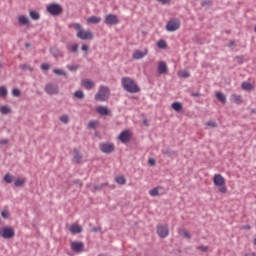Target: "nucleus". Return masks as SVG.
<instances>
[{"label": "nucleus", "instance_id": "obj_1", "mask_svg": "<svg viewBox=\"0 0 256 256\" xmlns=\"http://www.w3.org/2000/svg\"><path fill=\"white\" fill-rule=\"evenodd\" d=\"M70 29L77 31L76 37L82 41H87L93 39V32L89 30H84L83 26L79 23H72L69 25Z\"/></svg>", "mask_w": 256, "mask_h": 256}, {"label": "nucleus", "instance_id": "obj_2", "mask_svg": "<svg viewBox=\"0 0 256 256\" xmlns=\"http://www.w3.org/2000/svg\"><path fill=\"white\" fill-rule=\"evenodd\" d=\"M121 83L125 91H128V93H139V91H141L139 86L136 85L135 81L131 78H123Z\"/></svg>", "mask_w": 256, "mask_h": 256}, {"label": "nucleus", "instance_id": "obj_3", "mask_svg": "<svg viewBox=\"0 0 256 256\" xmlns=\"http://www.w3.org/2000/svg\"><path fill=\"white\" fill-rule=\"evenodd\" d=\"M213 183L216 187H219V192L220 193H227V186H225V177H223V175L221 174H215L213 176Z\"/></svg>", "mask_w": 256, "mask_h": 256}, {"label": "nucleus", "instance_id": "obj_4", "mask_svg": "<svg viewBox=\"0 0 256 256\" xmlns=\"http://www.w3.org/2000/svg\"><path fill=\"white\" fill-rule=\"evenodd\" d=\"M111 95V90L107 86H100L98 93L95 95L96 101H107Z\"/></svg>", "mask_w": 256, "mask_h": 256}, {"label": "nucleus", "instance_id": "obj_5", "mask_svg": "<svg viewBox=\"0 0 256 256\" xmlns=\"http://www.w3.org/2000/svg\"><path fill=\"white\" fill-rule=\"evenodd\" d=\"M181 28V21L179 19H171L166 24V30L170 33H173L175 31H178V29Z\"/></svg>", "mask_w": 256, "mask_h": 256}, {"label": "nucleus", "instance_id": "obj_6", "mask_svg": "<svg viewBox=\"0 0 256 256\" xmlns=\"http://www.w3.org/2000/svg\"><path fill=\"white\" fill-rule=\"evenodd\" d=\"M0 235L3 239H13L15 237V229L6 226L0 229Z\"/></svg>", "mask_w": 256, "mask_h": 256}, {"label": "nucleus", "instance_id": "obj_7", "mask_svg": "<svg viewBox=\"0 0 256 256\" xmlns=\"http://www.w3.org/2000/svg\"><path fill=\"white\" fill-rule=\"evenodd\" d=\"M47 11L50 15H61L63 13V7L59 4L52 3L47 6Z\"/></svg>", "mask_w": 256, "mask_h": 256}, {"label": "nucleus", "instance_id": "obj_8", "mask_svg": "<svg viewBox=\"0 0 256 256\" xmlns=\"http://www.w3.org/2000/svg\"><path fill=\"white\" fill-rule=\"evenodd\" d=\"M99 147H100V151L102 153H106L107 155L115 151V144L113 143H100Z\"/></svg>", "mask_w": 256, "mask_h": 256}, {"label": "nucleus", "instance_id": "obj_9", "mask_svg": "<svg viewBox=\"0 0 256 256\" xmlns=\"http://www.w3.org/2000/svg\"><path fill=\"white\" fill-rule=\"evenodd\" d=\"M104 23L106 25H117L119 23V18L115 14H108L105 16Z\"/></svg>", "mask_w": 256, "mask_h": 256}, {"label": "nucleus", "instance_id": "obj_10", "mask_svg": "<svg viewBox=\"0 0 256 256\" xmlns=\"http://www.w3.org/2000/svg\"><path fill=\"white\" fill-rule=\"evenodd\" d=\"M157 233L159 237L165 239L169 235V227L167 225H158L157 226Z\"/></svg>", "mask_w": 256, "mask_h": 256}, {"label": "nucleus", "instance_id": "obj_11", "mask_svg": "<svg viewBox=\"0 0 256 256\" xmlns=\"http://www.w3.org/2000/svg\"><path fill=\"white\" fill-rule=\"evenodd\" d=\"M70 247L72 251H75V253H83L85 244H83V242L74 241V242H71Z\"/></svg>", "mask_w": 256, "mask_h": 256}, {"label": "nucleus", "instance_id": "obj_12", "mask_svg": "<svg viewBox=\"0 0 256 256\" xmlns=\"http://www.w3.org/2000/svg\"><path fill=\"white\" fill-rule=\"evenodd\" d=\"M45 91L48 95H57V93H59V86L55 84H47L45 86Z\"/></svg>", "mask_w": 256, "mask_h": 256}, {"label": "nucleus", "instance_id": "obj_13", "mask_svg": "<svg viewBox=\"0 0 256 256\" xmlns=\"http://www.w3.org/2000/svg\"><path fill=\"white\" fill-rule=\"evenodd\" d=\"M149 53V49L145 48L144 51L135 50L132 54V57L136 60L143 59V57H147Z\"/></svg>", "mask_w": 256, "mask_h": 256}, {"label": "nucleus", "instance_id": "obj_14", "mask_svg": "<svg viewBox=\"0 0 256 256\" xmlns=\"http://www.w3.org/2000/svg\"><path fill=\"white\" fill-rule=\"evenodd\" d=\"M158 73L159 75H167L169 73V67L166 62L161 61L158 63Z\"/></svg>", "mask_w": 256, "mask_h": 256}, {"label": "nucleus", "instance_id": "obj_15", "mask_svg": "<svg viewBox=\"0 0 256 256\" xmlns=\"http://www.w3.org/2000/svg\"><path fill=\"white\" fill-rule=\"evenodd\" d=\"M118 139H120L122 143H127L131 139V132H129V130H124L120 133Z\"/></svg>", "mask_w": 256, "mask_h": 256}, {"label": "nucleus", "instance_id": "obj_16", "mask_svg": "<svg viewBox=\"0 0 256 256\" xmlns=\"http://www.w3.org/2000/svg\"><path fill=\"white\" fill-rule=\"evenodd\" d=\"M102 19L99 16H90L87 18L86 23L88 25H97L101 23Z\"/></svg>", "mask_w": 256, "mask_h": 256}, {"label": "nucleus", "instance_id": "obj_17", "mask_svg": "<svg viewBox=\"0 0 256 256\" xmlns=\"http://www.w3.org/2000/svg\"><path fill=\"white\" fill-rule=\"evenodd\" d=\"M81 85L84 87V89L89 91L95 87V82L91 81L90 79H84L81 81Z\"/></svg>", "mask_w": 256, "mask_h": 256}, {"label": "nucleus", "instance_id": "obj_18", "mask_svg": "<svg viewBox=\"0 0 256 256\" xmlns=\"http://www.w3.org/2000/svg\"><path fill=\"white\" fill-rule=\"evenodd\" d=\"M96 111L99 115H111V110L107 106H98Z\"/></svg>", "mask_w": 256, "mask_h": 256}, {"label": "nucleus", "instance_id": "obj_19", "mask_svg": "<svg viewBox=\"0 0 256 256\" xmlns=\"http://www.w3.org/2000/svg\"><path fill=\"white\" fill-rule=\"evenodd\" d=\"M230 101L232 103H236V105H241V103H243V97L238 94H232L230 97Z\"/></svg>", "mask_w": 256, "mask_h": 256}, {"label": "nucleus", "instance_id": "obj_20", "mask_svg": "<svg viewBox=\"0 0 256 256\" xmlns=\"http://www.w3.org/2000/svg\"><path fill=\"white\" fill-rule=\"evenodd\" d=\"M69 231L73 235H77V233H81L83 231V227H81L80 225H77V224H73L70 226Z\"/></svg>", "mask_w": 256, "mask_h": 256}, {"label": "nucleus", "instance_id": "obj_21", "mask_svg": "<svg viewBox=\"0 0 256 256\" xmlns=\"http://www.w3.org/2000/svg\"><path fill=\"white\" fill-rule=\"evenodd\" d=\"M29 15L33 21H39L41 19V14L37 10H30Z\"/></svg>", "mask_w": 256, "mask_h": 256}, {"label": "nucleus", "instance_id": "obj_22", "mask_svg": "<svg viewBox=\"0 0 256 256\" xmlns=\"http://www.w3.org/2000/svg\"><path fill=\"white\" fill-rule=\"evenodd\" d=\"M18 23H19V25H29L30 20L27 16L20 15V16H18Z\"/></svg>", "mask_w": 256, "mask_h": 256}, {"label": "nucleus", "instance_id": "obj_23", "mask_svg": "<svg viewBox=\"0 0 256 256\" xmlns=\"http://www.w3.org/2000/svg\"><path fill=\"white\" fill-rule=\"evenodd\" d=\"M161 189H163V187H161V186H158V187H155V188L151 189L149 191L150 197H159V195H160L159 191H161Z\"/></svg>", "mask_w": 256, "mask_h": 256}, {"label": "nucleus", "instance_id": "obj_24", "mask_svg": "<svg viewBox=\"0 0 256 256\" xmlns=\"http://www.w3.org/2000/svg\"><path fill=\"white\" fill-rule=\"evenodd\" d=\"M241 87L244 91H253L255 89V86L249 82H242Z\"/></svg>", "mask_w": 256, "mask_h": 256}, {"label": "nucleus", "instance_id": "obj_25", "mask_svg": "<svg viewBox=\"0 0 256 256\" xmlns=\"http://www.w3.org/2000/svg\"><path fill=\"white\" fill-rule=\"evenodd\" d=\"M82 159H83V156L81 155L79 150H74V158H73L74 163H81Z\"/></svg>", "mask_w": 256, "mask_h": 256}, {"label": "nucleus", "instance_id": "obj_26", "mask_svg": "<svg viewBox=\"0 0 256 256\" xmlns=\"http://www.w3.org/2000/svg\"><path fill=\"white\" fill-rule=\"evenodd\" d=\"M25 183H27V179H25V178H17L14 181L15 187H23V185H25Z\"/></svg>", "mask_w": 256, "mask_h": 256}, {"label": "nucleus", "instance_id": "obj_27", "mask_svg": "<svg viewBox=\"0 0 256 256\" xmlns=\"http://www.w3.org/2000/svg\"><path fill=\"white\" fill-rule=\"evenodd\" d=\"M179 235L184 237V239H191V234L186 229L179 230Z\"/></svg>", "mask_w": 256, "mask_h": 256}, {"label": "nucleus", "instance_id": "obj_28", "mask_svg": "<svg viewBox=\"0 0 256 256\" xmlns=\"http://www.w3.org/2000/svg\"><path fill=\"white\" fill-rule=\"evenodd\" d=\"M116 183H118V185H125L127 183V179H125V176L121 175V176H117L115 178Z\"/></svg>", "mask_w": 256, "mask_h": 256}, {"label": "nucleus", "instance_id": "obj_29", "mask_svg": "<svg viewBox=\"0 0 256 256\" xmlns=\"http://www.w3.org/2000/svg\"><path fill=\"white\" fill-rule=\"evenodd\" d=\"M191 76V73H189V71L187 70H181L180 72H178V77H182L183 79H187Z\"/></svg>", "mask_w": 256, "mask_h": 256}, {"label": "nucleus", "instance_id": "obj_30", "mask_svg": "<svg viewBox=\"0 0 256 256\" xmlns=\"http://www.w3.org/2000/svg\"><path fill=\"white\" fill-rule=\"evenodd\" d=\"M216 98L218 99V101H221V103H227V98L225 97V94L221 92L216 93Z\"/></svg>", "mask_w": 256, "mask_h": 256}, {"label": "nucleus", "instance_id": "obj_31", "mask_svg": "<svg viewBox=\"0 0 256 256\" xmlns=\"http://www.w3.org/2000/svg\"><path fill=\"white\" fill-rule=\"evenodd\" d=\"M172 109L179 112L181 109H183V104H181V102H174L172 103Z\"/></svg>", "mask_w": 256, "mask_h": 256}, {"label": "nucleus", "instance_id": "obj_32", "mask_svg": "<svg viewBox=\"0 0 256 256\" xmlns=\"http://www.w3.org/2000/svg\"><path fill=\"white\" fill-rule=\"evenodd\" d=\"M0 112L2 115H9V113H11V108L9 106H1Z\"/></svg>", "mask_w": 256, "mask_h": 256}, {"label": "nucleus", "instance_id": "obj_33", "mask_svg": "<svg viewBox=\"0 0 256 256\" xmlns=\"http://www.w3.org/2000/svg\"><path fill=\"white\" fill-rule=\"evenodd\" d=\"M157 47L159 49H167V42H165V40H159L157 42Z\"/></svg>", "mask_w": 256, "mask_h": 256}, {"label": "nucleus", "instance_id": "obj_34", "mask_svg": "<svg viewBox=\"0 0 256 256\" xmlns=\"http://www.w3.org/2000/svg\"><path fill=\"white\" fill-rule=\"evenodd\" d=\"M67 49H68V51H71L72 53H77V51L79 49V45L72 44V45L68 46Z\"/></svg>", "mask_w": 256, "mask_h": 256}, {"label": "nucleus", "instance_id": "obj_35", "mask_svg": "<svg viewBox=\"0 0 256 256\" xmlns=\"http://www.w3.org/2000/svg\"><path fill=\"white\" fill-rule=\"evenodd\" d=\"M13 175H11L10 173H7L5 176H4V181L6 183H13Z\"/></svg>", "mask_w": 256, "mask_h": 256}, {"label": "nucleus", "instance_id": "obj_36", "mask_svg": "<svg viewBox=\"0 0 256 256\" xmlns=\"http://www.w3.org/2000/svg\"><path fill=\"white\" fill-rule=\"evenodd\" d=\"M97 125H99V121H97V120L90 121L88 123V129H95V127H97Z\"/></svg>", "mask_w": 256, "mask_h": 256}, {"label": "nucleus", "instance_id": "obj_37", "mask_svg": "<svg viewBox=\"0 0 256 256\" xmlns=\"http://www.w3.org/2000/svg\"><path fill=\"white\" fill-rule=\"evenodd\" d=\"M74 96H76L77 99H83L85 97V93H83L81 90H78L74 93Z\"/></svg>", "mask_w": 256, "mask_h": 256}, {"label": "nucleus", "instance_id": "obj_38", "mask_svg": "<svg viewBox=\"0 0 256 256\" xmlns=\"http://www.w3.org/2000/svg\"><path fill=\"white\" fill-rule=\"evenodd\" d=\"M0 97H7V88L5 86L0 87Z\"/></svg>", "mask_w": 256, "mask_h": 256}, {"label": "nucleus", "instance_id": "obj_39", "mask_svg": "<svg viewBox=\"0 0 256 256\" xmlns=\"http://www.w3.org/2000/svg\"><path fill=\"white\" fill-rule=\"evenodd\" d=\"M60 121L65 124L69 123V116L67 115L60 116Z\"/></svg>", "mask_w": 256, "mask_h": 256}, {"label": "nucleus", "instance_id": "obj_40", "mask_svg": "<svg viewBox=\"0 0 256 256\" xmlns=\"http://www.w3.org/2000/svg\"><path fill=\"white\" fill-rule=\"evenodd\" d=\"M197 249L199 251H202L203 253H207V251H209V246H198Z\"/></svg>", "mask_w": 256, "mask_h": 256}, {"label": "nucleus", "instance_id": "obj_41", "mask_svg": "<svg viewBox=\"0 0 256 256\" xmlns=\"http://www.w3.org/2000/svg\"><path fill=\"white\" fill-rule=\"evenodd\" d=\"M12 95L14 96V97H20L21 96V90L20 89H14L13 91H12Z\"/></svg>", "mask_w": 256, "mask_h": 256}, {"label": "nucleus", "instance_id": "obj_42", "mask_svg": "<svg viewBox=\"0 0 256 256\" xmlns=\"http://www.w3.org/2000/svg\"><path fill=\"white\" fill-rule=\"evenodd\" d=\"M53 72L55 73V75H67V73H65V71L61 69H54Z\"/></svg>", "mask_w": 256, "mask_h": 256}, {"label": "nucleus", "instance_id": "obj_43", "mask_svg": "<svg viewBox=\"0 0 256 256\" xmlns=\"http://www.w3.org/2000/svg\"><path fill=\"white\" fill-rule=\"evenodd\" d=\"M206 125H207L208 127L215 128V127H217V122H215V121H213V120H210V121H208V122L206 123Z\"/></svg>", "mask_w": 256, "mask_h": 256}, {"label": "nucleus", "instance_id": "obj_44", "mask_svg": "<svg viewBox=\"0 0 256 256\" xmlns=\"http://www.w3.org/2000/svg\"><path fill=\"white\" fill-rule=\"evenodd\" d=\"M1 216L3 217V219H9V211L3 210L1 212Z\"/></svg>", "mask_w": 256, "mask_h": 256}, {"label": "nucleus", "instance_id": "obj_45", "mask_svg": "<svg viewBox=\"0 0 256 256\" xmlns=\"http://www.w3.org/2000/svg\"><path fill=\"white\" fill-rule=\"evenodd\" d=\"M41 69L43 71H48V69H51V66L49 64H42L41 65Z\"/></svg>", "mask_w": 256, "mask_h": 256}, {"label": "nucleus", "instance_id": "obj_46", "mask_svg": "<svg viewBox=\"0 0 256 256\" xmlns=\"http://www.w3.org/2000/svg\"><path fill=\"white\" fill-rule=\"evenodd\" d=\"M163 154H164V155H168V157H171V155H175V151H169V150H167V151H163Z\"/></svg>", "mask_w": 256, "mask_h": 256}, {"label": "nucleus", "instance_id": "obj_47", "mask_svg": "<svg viewBox=\"0 0 256 256\" xmlns=\"http://www.w3.org/2000/svg\"><path fill=\"white\" fill-rule=\"evenodd\" d=\"M158 3H162V5H168V3H171V0H157Z\"/></svg>", "mask_w": 256, "mask_h": 256}, {"label": "nucleus", "instance_id": "obj_48", "mask_svg": "<svg viewBox=\"0 0 256 256\" xmlns=\"http://www.w3.org/2000/svg\"><path fill=\"white\" fill-rule=\"evenodd\" d=\"M20 69H22L23 71H25L26 69H29L30 71H32L31 67H29L25 64L20 65Z\"/></svg>", "mask_w": 256, "mask_h": 256}, {"label": "nucleus", "instance_id": "obj_49", "mask_svg": "<svg viewBox=\"0 0 256 256\" xmlns=\"http://www.w3.org/2000/svg\"><path fill=\"white\" fill-rule=\"evenodd\" d=\"M148 163H149V165H156V164H157V161H156L154 158H150V159L148 160Z\"/></svg>", "mask_w": 256, "mask_h": 256}, {"label": "nucleus", "instance_id": "obj_50", "mask_svg": "<svg viewBox=\"0 0 256 256\" xmlns=\"http://www.w3.org/2000/svg\"><path fill=\"white\" fill-rule=\"evenodd\" d=\"M0 145H9V140L8 139L0 140Z\"/></svg>", "mask_w": 256, "mask_h": 256}, {"label": "nucleus", "instance_id": "obj_51", "mask_svg": "<svg viewBox=\"0 0 256 256\" xmlns=\"http://www.w3.org/2000/svg\"><path fill=\"white\" fill-rule=\"evenodd\" d=\"M67 67L70 71H77V66H75V65H70V66H67Z\"/></svg>", "mask_w": 256, "mask_h": 256}, {"label": "nucleus", "instance_id": "obj_52", "mask_svg": "<svg viewBox=\"0 0 256 256\" xmlns=\"http://www.w3.org/2000/svg\"><path fill=\"white\" fill-rule=\"evenodd\" d=\"M82 51H89V46L87 44L82 45Z\"/></svg>", "mask_w": 256, "mask_h": 256}, {"label": "nucleus", "instance_id": "obj_53", "mask_svg": "<svg viewBox=\"0 0 256 256\" xmlns=\"http://www.w3.org/2000/svg\"><path fill=\"white\" fill-rule=\"evenodd\" d=\"M241 229H245L247 231H250L251 226L250 225H244V226L241 227Z\"/></svg>", "mask_w": 256, "mask_h": 256}, {"label": "nucleus", "instance_id": "obj_54", "mask_svg": "<svg viewBox=\"0 0 256 256\" xmlns=\"http://www.w3.org/2000/svg\"><path fill=\"white\" fill-rule=\"evenodd\" d=\"M245 256H255V253H248V254H245Z\"/></svg>", "mask_w": 256, "mask_h": 256}, {"label": "nucleus", "instance_id": "obj_55", "mask_svg": "<svg viewBox=\"0 0 256 256\" xmlns=\"http://www.w3.org/2000/svg\"><path fill=\"white\" fill-rule=\"evenodd\" d=\"M3 67V64L0 62V68Z\"/></svg>", "mask_w": 256, "mask_h": 256}, {"label": "nucleus", "instance_id": "obj_56", "mask_svg": "<svg viewBox=\"0 0 256 256\" xmlns=\"http://www.w3.org/2000/svg\"><path fill=\"white\" fill-rule=\"evenodd\" d=\"M254 244L256 245V238L254 239Z\"/></svg>", "mask_w": 256, "mask_h": 256}]
</instances>
